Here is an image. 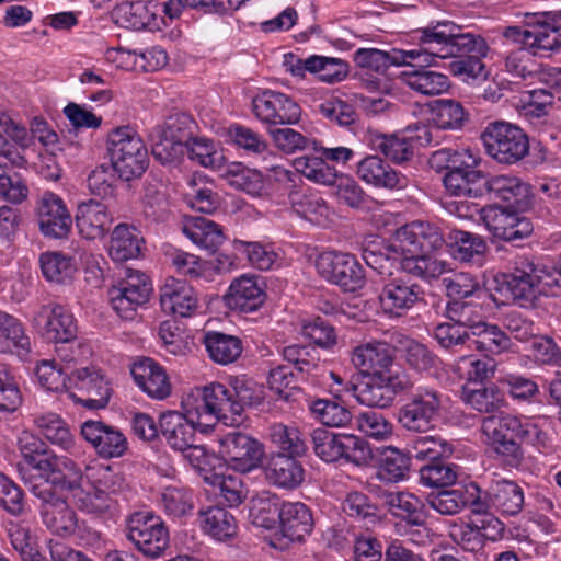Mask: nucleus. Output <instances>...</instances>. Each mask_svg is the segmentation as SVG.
<instances>
[{
  "instance_id": "obj_1",
  "label": "nucleus",
  "mask_w": 561,
  "mask_h": 561,
  "mask_svg": "<svg viewBox=\"0 0 561 561\" xmlns=\"http://www.w3.org/2000/svg\"><path fill=\"white\" fill-rule=\"evenodd\" d=\"M444 238L437 226L412 221L394 231L385 241L379 237L365 240L363 259L378 274H391L392 261L400 260L401 268L423 278H435L449 270L438 256Z\"/></svg>"
},
{
  "instance_id": "obj_2",
  "label": "nucleus",
  "mask_w": 561,
  "mask_h": 561,
  "mask_svg": "<svg viewBox=\"0 0 561 561\" xmlns=\"http://www.w3.org/2000/svg\"><path fill=\"white\" fill-rule=\"evenodd\" d=\"M486 286L495 304H516L523 308L534 306L541 295H557L561 290L557 268L527 257H517L511 273L494 275Z\"/></svg>"
},
{
  "instance_id": "obj_3",
  "label": "nucleus",
  "mask_w": 561,
  "mask_h": 561,
  "mask_svg": "<svg viewBox=\"0 0 561 561\" xmlns=\"http://www.w3.org/2000/svg\"><path fill=\"white\" fill-rule=\"evenodd\" d=\"M417 47L410 49L393 48L383 51L377 48H359L354 54V62L360 71L385 73L389 66H437L438 60L453 55L454 43L450 34L438 26L421 32Z\"/></svg>"
},
{
  "instance_id": "obj_4",
  "label": "nucleus",
  "mask_w": 561,
  "mask_h": 561,
  "mask_svg": "<svg viewBox=\"0 0 561 561\" xmlns=\"http://www.w3.org/2000/svg\"><path fill=\"white\" fill-rule=\"evenodd\" d=\"M111 165L124 181L139 178L147 170L149 157L142 138L129 126L111 130L106 140Z\"/></svg>"
},
{
  "instance_id": "obj_5",
  "label": "nucleus",
  "mask_w": 561,
  "mask_h": 561,
  "mask_svg": "<svg viewBox=\"0 0 561 561\" xmlns=\"http://www.w3.org/2000/svg\"><path fill=\"white\" fill-rule=\"evenodd\" d=\"M314 454L324 462H345L367 466L373 459L369 445L360 437L316 428L311 434Z\"/></svg>"
},
{
  "instance_id": "obj_6",
  "label": "nucleus",
  "mask_w": 561,
  "mask_h": 561,
  "mask_svg": "<svg viewBox=\"0 0 561 561\" xmlns=\"http://www.w3.org/2000/svg\"><path fill=\"white\" fill-rule=\"evenodd\" d=\"M445 405V397L437 389L426 386L410 391L400 408L398 421L410 432H426L434 427Z\"/></svg>"
},
{
  "instance_id": "obj_7",
  "label": "nucleus",
  "mask_w": 561,
  "mask_h": 561,
  "mask_svg": "<svg viewBox=\"0 0 561 561\" xmlns=\"http://www.w3.org/2000/svg\"><path fill=\"white\" fill-rule=\"evenodd\" d=\"M486 153L500 163L513 164L529 151L526 134L506 122L490 123L481 135Z\"/></svg>"
},
{
  "instance_id": "obj_8",
  "label": "nucleus",
  "mask_w": 561,
  "mask_h": 561,
  "mask_svg": "<svg viewBox=\"0 0 561 561\" xmlns=\"http://www.w3.org/2000/svg\"><path fill=\"white\" fill-rule=\"evenodd\" d=\"M518 427H520V416L512 414L486 416L481 424L483 443L489 446L505 465L512 468H518L524 460V453L520 445L507 435L508 433L516 434Z\"/></svg>"
},
{
  "instance_id": "obj_9",
  "label": "nucleus",
  "mask_w": 561,
  "mask_h": 561,
  "mask_svg": "<svg viewBox=\"0 0 561 561\" xmlns=\"http://www.w3.org/2000/svg\"><path fill=\"white\" fill-rule=\"evenodd\" d=\"M24 471L23 468L20 469V477L39 501L38 508L44 525L59 536L73 534L77 528L76 513L61 496L54 492L51 485L45 482L33 484Z\"/></svg>"
},
{
  "instance_id": "obj_10",
  "label": "nucleus",
  "mask_w": 561,
  "mask_h": 561,
  "mask_svg": "<svg viewBox=\"0 0 561 561\" xmlns=\"http://www.w3.org/2000/svg\"><path fill=\"white\" fill-rule=\"evenodd\" d=\"M126 538L145 557L157 559L169 548V530L159 516L149 512L133 514L126 524Z\"/></svg>"
},
{
  "instance_id": "obj_11",
  "label": "nucleus",
  "mask_w": 561,
  "mask_h": 561,
  "mask_svg": "<svg viewBox=\"0 0 561 561\" xmlns=\"http://www.w3.org/2000/svg\"><path fill=\"white\" fill-rule=\"evenodd\" d=\"M318 273L345 291H357L365 286L366 275L356 257L350 253L324 251L316 261Z\"/></svg>"
},
{
  "instance_id": "obj_12",
  "label": "nucleus",
  "mask_w": 561,
  "mask_h": 561,
  "mask_svg": "<svg viewBox=\"0 0 561 561\" xmlns=\"http://www.w3.org/2000/svg\"><path fill=\"white\" fill-rule=\"evenodd\" d=\"M69 396L89 409L106 407L111 397L108 381L99 369L82 367L70 373L68 377Z\"/></svg>"
},
{
  "instance_id": "obj_13",
  "label": "nucleus",
  "mask_w": 561,
  "mask_h": 561,
  "mask_svg": "<svg viewBox=\"0 0 561 561\" xmlns=\"http://www.w3.org/2000/svg\"><path fill=\"white\" fill-rule=\"evenodd\" d=\"M219 443L224 459L234 471L248 473L260 467L264 448L257 439L233 431L225 434Z\"/></svg>"
},
{
  "instance_id": "obj_14",
  "label": "nucleus",
  "mask_w": 561,
  "mask_h": 561,
  "mask_svg": "<svg viewBox=\"0 0 561 561\" xmlns=\"http://www.w3.org/2000/svg\"><path fill=\"white\" fill-rule=\"evenodd\" d=\"M152 291L148 277L138 271L129 272L118 286L110 289V301L117 314L126 320L135 317L138 307L145 305Z\"/></svg>"
},
{
  "instance_id": "obj_15",
  "label": "nucleus",
  "mask_w": 561,
  "mask_h": 561,
  "mask_svg": "<svg viewBox=\"0 0 561 561\" xmlns=\"http://www.w3.org/2000/svg\"><path fill=\"white\" fill-rule=\"evenodd\" d=\"M480 219L495 239L504 241L523 240L534 229L527 217L496 205L483 207Z\"/></svg>"
},
{
  "instance_id": "obj_16",
  "label": "nucleus",
  "mask_w": 561,
  "mask_h": 561,
  "mask_svg": "<svg viewBox=\"0 0 561 561\" xmlns=\"http://www.w3.org/2000/svg\"><path fill=\"white\" fill-rule=\"evenodd\" d=\"M422 298L420 286L409 278L397 276L385 279L378 295L380 310L389 318H399Z\"/></svg>"
},
{
  "instance_id": "obj_17",
  "label": "nucleus",
  "mask_w": 561,
  "mask_h": 561,
  "mask_svg": "<svg viewBox=\"0 0 561 561\" xmlns=\"http://www.w3.org/2000/svg\"><path fill=\"white\" fill-rule=\"evenodd\" d=\"M36 219L39 231L47 238L62 239L71 231V214L64 199L53 192H44L38 197Z\"/></svg>"
},
{
  "instance_id": "obj_18",
  "label": "nucleus",
  "mask_w": 561,
  "mask_h": 561,
  "mask_svg": "<svg viewBox=\"0 0 561 561\" xmlns=\"http://www.w3.org/2000/svg\"><path fill=\"white\" fill-rule=\"evenodd\" d=\"M432 142V134L427 126L410 125L400 133L376 137L375 147L394 162L409 160L416 147Z\"/></svg>"
},
{
  "instance_id": "obj_19",
  "label": "nucleus",
  "mask_w": 561,
  "mask_h": 561,
  "mask_svg": "<svg viewBox=\"0 0 561 561\" xmlns=\"http://www.w3.org/2000/svg\"><path fill=\"white\" fill-rule=\"evenodd\" d=\"M81 436L102 458L122 457L128 448L122 431L99 420H87L80 426Z\"/></svg>"
},
{
  "instance_id": "obj_20",
  "label": "nucleus",
  "mask_w": 561,
  "mask_h": 561,
  "mask_svg": "<svg viewBox=\"0 0 561 561\" xmlns=\"http://www.w3.org/2000/svg\"><path fill=\"white\" fill-rule=\"evenodd\" d=\"M283 382L290 376L297 380L304 379L305 373H309L314 366V359L310 353V347L305 345H288L283 350ZM283 401L301 403L305 399V393L299 386L289 387V381L284 386Z\"/></svg>"
},
{
  "instance_id": "obj_21",
  "label": "nucleus",
  "mask_w": 561,
  "mask_h": 561,
  "mask_svg": "<svg viewBox=\"0 0 561 561\" xmlns=\"http://www.w3.org/2000/svg\"><path fill=\"white\" fill-rule=\"evenodd\" d=\"M392 362V352L386 342H366L352 352V363L363 376H391Z\"/></svg>"
},
{
  "instance_id": "obj_22",
  "label": "nucleus",
  "mask_w": 561,
  "mask_h": 561,
  "mask_svg": "<svg viewBox=\"0 0 561 561\" xmlns=\"http://www.w3.org/2000/svg\"><path fill=\"white\" fill-rule=\"evenodd\" d=\"M236 408L239 409V405H233L230 388L210 383L203 388L202 403L196 407L197 421L201 423L203 417H214L225 424H233L237 422Z\"/></svg>"
},
{
  "instance_id": "obj_23",
  "label": "nucleus",
  "mask_w": 561,
  "mask_h": 561,
  "mask_svg": "<svg viewBox=\"0 0 561 561\" xmlns=\"http://www.w3.org/2000/svg\"><path fill=\"white\" fill-rule=\"evenodd\" d=\"M507 35L514 36L534 55H542L561 46L557 27L541 20L527 23L524 27H510Z\"/></svg>"
},
{
  "instance_id": "obj_24",
  "label": "nucleus",
  "mask_w": 561,
  "mask_h": 561,
  "mask_svg": "<svg viewBox=\"0 0 561 561\" xmlns=\"http://www.w3.org/2000/svg\"><path fill=\"white\" fill-rule=\"evenodd\" d=\"M36 430L53 445L58 446L73 457L82 455L68 423L57 413L41 412L32 415Z\"/></svg>"
},
{
  "instance_id": "obj_25",
  "label": "nucleus",
  "mask_w": 561,
  "mask_h": 561,
  "mask_svg": "<svg viewBox=\"0 0 561 561\" xmlns=\"http://www.w3.org/2000/svg\"><path fill=\"white\" fill-rule=\"evenodd\" d=\"M131 375L137 386L149 397L163 400L171 394L172 386L165 369L149 357L134 363Z\"/></svg>"
},
{
  "instance_id": "obj_26",
  "label": "nucleus",
  "mask_w": 561,
  "mask_h": 561,
  "mask_svg": "<svg viewBox=\"0 0 561 561\" xmlns=\"http://www.w3.org/2000/svg\"><path fill=\"white\" fill-rule=\"evenodd\" d=\"M358 178L368 185L389 190H403L409 179L392 169L378 156H367L357 164Z\"/></svg>"
},
{
  "instance_id": "obj_27",
  "label": "nucleus",
  "mask_w": 561,
  "mask_h": 561,
  "mask_svg": "<svg viewBox=\"0 0 561 561\" xmlns=\"http://www.w3.org/2000/svg\"><path fill=\"white\" fill-rule=\"evenodd\" d=\"M36 321L44 322L43 334L49 342L71 343L77 336L73 316L60 305L43 306Z\"/></svg>"
},
{
  "instance_id": "obj_28",
  "label": "nucleus",
  "mask_w": 561,
  "mask_h": 561,
  "mask_svg": "<svg viewBox=\"0 0 561 561\" xmlns=\"http://www.w3.org/2000/svg\"><path fill=\"white\" fill-rule=\"evenodd\" d=\"M265 300V293L255 276L243 275L234 279L225 295L226 306L233 311H256Z\"/></svg>"
},
{
  "instance_id": "obj_29",
  "label": "nucleus",
  "mask_w": 561,
  "mask_h": 561,
  "mask_svg": "<svg viewBox=\"0 0 561 561\" xmlns=\"http://www.w3.org/2000/svg\"><path fill=\"white\" fill-rule=\"evenodd\" d=\"M160 304L164 312L185 318L195 312L198 299L184 280L169 278L160 289Z\"/></svg>"
},
{
  "instance_id": "obj_30",
  "label": "nucleus",
  "mask_w": 561,
  "mask_h": 561,
  "mask_svg": "<svg viewBox=\"0 0 561 561\" xmlns=\"http://www.w3.org/2000/svg\"><path fill=\"white\" fill-rule=\"evenodd\" d=\"M112 217L101 202L90 199L78 206L76 226L79 233L89 240L101 238L108 230Z\"/></svg>"
},
{
  "instance_id": "obj_31",
  "label": "nucleus",
  "mask_w": 561,
  "mask_h": 561,
  "mask_svg": "<svg viewBox=\"0 0 561 561\" xmlns=\"http://www.w3.org/2000/svg\"><path fill=\"white\" fill-rule=\"evenodd\" d=\"M158 9L154 1H126L114 8L112 18L122 27L139 31L154 24Z\"/></svg>"
},
{
  "instance_id": "obj_32",
  "label": "nucleus",
  "mask_w": 561,
  "mask_h": 561,
  "mask_svg": "<svg viewBox=\"0 0 561 561\" xmlns=\"http://www.w3.org/2000/svg\"><path fill=\"white\" fill-rule=\"evenodd\" d=\"M407 69L400 73L401 81L414 92L426 95L435 96L448 91L450 87L449 79L446 75L434 70H427L430 66H408Z\"/></svg>"
},
{
  "instance_id": "obj_33",
  "label": "nucleus",
  "mask_w": 561,
  "mask_h": 561,
  "mask_svg": "<svg viewBox=\"0 0 561 561\" xmlns=\"http://www.w3.org/2000/svg\"><path fill=\"white\" fill-rule=\"evenodd\" d=\"M182 231L194 244L210 252H215L225 241L222 228L206 217H186Z\"/></svg>"
},
{
  "instance_id": "obj_34",
  "label": "nucleus",
  "mask_w": 561,
  "mask_h": 561,
  "mask_svg": "<svg viewBox=\"0 0 561 561\" xmlns=\"http://www.w3.org/2000/svg\"><path fill=\"white\" fill-rule=\"evenodd\" d=\"M365 379L353 388L360 404L387 408L394 399L391 376H364Z\"/></svg>"
},
{
  "instance_id": "obj_35",
  "label": "nucleus",
  "mask_w": 561,
  "mask_h": 561,
  "mask_svg": "<svg viewBox=\"0 0 561 561\" xmlns=\"http://www.w3.org/2000/svg\"><path fill=\"white\" fill-rule=\"evenodd\" d=\"M198 522L202 529L218 541L229 540L238 533L234 516L221 506H210L199 511Z\"/></svg>"
},
{
  "instance_id": "obj_36",
  "label": "nucleus",
  "mask_w": 561,
  "mask_h": 561,
  "mask_svg": "<svg viewBox=\"0 0 561 561\" xmlns=\"http://www.w3.org/2000/svg\"><path fill=\"white\" fill-rule=\"evenodd\" d=\"M288 199L291 205L290 214H296L317 226H325L330 221L332 211L322 197L293 191Z\"/></svg>"
},
{
  "instance_id": "obj_37",
  "label": "nucleus",
  "mask_w": 561,
  "mask_h": 561,
  "mask_svg": "<svg viewBox=\"0 0 561 561\" xmlns=\"http://www.w3.org/2000/svg\"><path fill=\"white\" fill-rule=\"evenodd\" d=\"M491 505L503 515H516L524 505L522 488L511 480H494L489 488Z\"/></svg>"
},
{
  "instance_id": "obj_38",
  "label": "nucleus",
  "mask_w": 561,
  "mask_h": 561,
  "mask_svg": "<svg viewBox=\"0 0 561 561\" xmlns=\"http://www.w3.org/2000/svg\"><path fill=\"white\" fill-rule=\"evenodd\" d=\"M160 431L168 445L176 451L187 447V444L195 438L194 426L176 411H167L161 414Z\"/></svg>"
},
{
  "instance_id": "obj_39",
  "label": "nucleus",
  "mask_w": 561,
  "mask_h": 561,
  "mask_svg": "<svg viewBox=\"0 0 561 561\" xmlns=\"http://www.w3.org/2000/svg\"><path fill=\"white\" fill-rule=\"evenodd\" d=\"M313 527L309 508L300 502H283V538L301 541Z\"/></svg>"
},
{
  "instance_id": "obj_40",
  "label": "nucleus",
  "mask_w": 561,
  "mask_h": 561,
  "mask_svg": "<svg viewBox=\"0 0 561 561\" xmlns=\"http://www.w3.org/2000/svg\"><path fill=\"white\" fill-rule=\"evenodd\" d=\"M494 198L519 205L529 195V186L513 174H499L488 180L484 179V193Z\"/></svg>"
},
{
  "instance_id": "obj_41",
  "label": "nucleus",
  "mask_w": 561,
  "mask_h": 561,
  "mask_svg": "<svg viewBox=\"0 0 561 561\" xmlns=\"http://www.w3.org/2000/svg\"><path fill=\"white\" fill-rule=\"evenodd\" d=\"M515 436L540 453H550L553 449L551 420L547 416L520 417V427L516 430Z\"/></svg>"
},
{
  "instance_id": "obj_42",
  "label": "nucleus",
  "mask_w": 561,
  "mask_h": 561,
  "mask_svg": "<svg viewBox=\"0 0 561 561\" xmlns=\"http://www.w3.org/2000/svg\"><path fill=\"white\" fill-rule=\"evenodd\" d=\"M141 241L135 227L121 224L112 232L108 254L116 262L136 259L140 253Z\"/></svg>"
},
{
  "instance_id": "obj_43",
  "label": "nucleus",
  "mask_w": 561,
  "mask_h": 561,
  "mask_svg": "<svg viewBox=\"0 0 561 561\" xmlns=\"http://www.w3.org/2000/svg\"><path fill=\"white\" fill-rule=\"evenodd\" d=\"M471 335L473 336L471 344L486 356L512 351L513 343L510 336L495 324L484 322L474 325Z\"/></svg>"
},
{
  "instance_id": "obj_44",
  "label": "nucleus",
  "mask_w": 561,
  "mask_h": 561,
  "mask_svg": "<svg viewBox=\"0 0 561 561\" xmlns=\"http://www.w3.org/2000/svg\"><path fill=\"white\" fill-rule=\"evenodd\" d=\"M204 344L209 357L220 365L236 362L242 353V342L239 337L220 332L206 333Z\"/></svg>"
},
{
  "instance_id": "obj_45",
  "label": "nucleus",
  "mask_w": 561,
  "mask_h": 561,
  "mask_svg": "<svg viewBox=\"0 0 561 561\" xmlns=\"http://www.w3.org/2000/svg\"><path fill=\"white\" fill-rule=\"evenodd\" d=\"M450 195L458 197H480L484 194V174L482 171H447L443 179Z\"/></svg>"
},
{
  "instance_id": "obj_46",
  "label": "nucleus",
  "mask_w": 561,
  "mask_h": 561,
  "mask_svg": "<svg viewBox=\"0 0 561 561\" xmlns=\"http://www.w3.org/2000/svg\"><path fill=\"white\" fill-rule=\"evenodd\" d=\"M386 504L393 515L405 518L411 525L422 526L425 523V506L412 493L403 491L390 492L386 495Z\"/></svg>"
},
{
  "instance_id": "obj_47",
  "label": "nucleus",
  "mask_w": 561,
  "mask_h": 561,
  "mask_svg": "<svg viewBox=\"0 0 561 561\" xmlns=\"http://www.w3.org/2000/svg\"><path fill=\"white\" fill-rule=\"evenodd\" d=\"M294 170L312 183L330 186L336 178V169L321 157L299 156L289 160Z\"/></svg>"
},
{
  "instance_id": "obj_48",
  "label": "nucleus",
  "mask_w": 561,
  "mask_h": 561,
  "mask_svg": "<svg viewBox=\"0 0 561 561\" xmlns=\"http://www.w3.org/2000/svg\"><path fill=\"white\" fill-rule=\"evenodd\" d=\"M30 350V339L14 317L0 311V353L16 352L26 354Z\"/></svg>"
},
{
  "instance_id": "obj_49",
  "label": "nucleus",
  "mask_w": 561,
  "mask_h": 561,
  "mask_svg": "<svg viewBox=\"0 0 561 561\" xmlns=\"http://www.w3.org/2000/svg\"><path fill=\"white\" fill-rule=\"evenodd\" d=\"M461 397L467 405L480 413H493L505 402L503 392L493 383L479 389L463 387Z\"/></svg>"
},
{
  "instance_id": "obj_50",
  "label": "nucleus",
  "mask_w": 561,
  "mask_h": 561,
  "mask_svg": "<svg viewBox=\"0 0 561 561\" xmlns=\"http://www.w3.org/2000/svg\"><path fill=\"white\" fill-rule=\"evenodd\" d=\"M410 468V458L396 447H385L381 451L377 476L386 482L404 480Z\"/></svg>"
},
{
  "instance_id": "obj_51",
  "label": "nucleus",
  "mask_w": 561,
  "mask_h": 561,
  "mask_svg": "<svg viewBox=\"0 0 561 561\" xmlns=\"http://www.w3.org/2000/svg\"><path fill=\"white\" fill-rule=\"evenodd\" d=\"M312 416L328 427H346L352 421V413L341 403L318 399L309 404Z\"/></svg>"
},
{
  "instance_id": "obj_52",
  "label": "nucleus",
  "mask_w": 561,
  "mask_h": 561,
  "mask_svg": "<svg viewBox=\"0 0 561 561\" xmlns=\"http://www.w3.org/2000/svg\"><path fill=\"white\" fill-rule=\"evenodd\" d=\"M309 72L317 73L320 81L325 83H337L348 75V65L340 58L312 55L307 58Z\"/></svg>"
},
{
  "instance_id": "obj_53",
  "label": "nucleus",
  "mask_w": 561,
  "mask_h": 561,
  "mask_svg": "<svg viewBox=\"0 0 561 561\" xmlns=\"http://www.w3.org/2000/svg\"><path fill=\"white\" fill-rule=\"evenodd\" d=\"M71 494L79 511L94 516L112 513L116 505V501L112 496L94 488L93 491H84L79 486Z\"/></svg>"
},
{
  "instance_id": "obj_54",
  "label": "nucleus",
  "mask_w": 561,
  "mask_h": 561,
  "mask_svg": "<svg viewBox=\"0 0 561 561\" xmlns=\"http://www.w3.org/2000/svg\"><path fill=\"white\" fill-rule=\"evenodd\" d=\"M44 277L49 282L66 283L76 273L72 259L59 252H46L39 257Z\"/></svg>"
},
{
  "instance_id": "obj_55",
  "label": "nucleus",
  "mask_w": 561,
  "mask_h": 561,
  "mask_svg": "<svg viewBox=\"0 0 561 561\" xmlns=\"http://www.w3.org/2000/svg\"><path fill=\"white\" fill-rule=\"evenodd\" d=\"M466 117L462 105L455 100H437L432 107V122L440 129H459Z\"/></svg>"
},
{
  "instance_id": "obj_56",
  "label": "nucleus",
  "mask_w": 561,
  "mask_h": 561,
  "mask_svg": "<svg viewBox=\"0 0 561 561\" xmlns=\"http://www.w3.org/2000/svg\"><path fill=\"white\" fill-rule=\"evenodd\" d=\"M228 183L249 194H256L262 188V174L255 169H250L241 162L229 163L222 172Z\"/></svg>"
},
{
  "instance_id": "obj_57",
  "label": "nucleus",
  "mask_w": 561,
  "mask_h": 561,
  "mask_svg": "<svg viewBox=\"0 0 561 561\" xmlns=\"http://www.w3.org/2000/svg\"><path fill=\"white\" fill-rule=\"evenodd\" d=\"M278 93L264 91L253 99V110L256 117L268 125V131L278 141L280 128L278 127Z\"/></svg>"
},
{
  "instance_id": "obj_58",
  "label": "nucleus",
  "mask_w": 561,
  "mask_h": 561,
  "mask_svg": "<svg viewBox=\"0 0 561 561\" xmlns=\"http://www.w3.org/2000/svg\"><path fill=\"white\" fill-rule=\"evenodd\" d=\"M251 516L257 527L272 530L280 524L279 497L276 494H262L254 503Z\"/></svg>"
},
{
  "instance_id": "obj_59",
  "label": "nucleus",
  "mask_w": 561,
  "mask_h": 561,
  "mask_svg": "<svg viewBox=\"0 0 561 561\" xmlns=\"http://www.w3.org/2000/svg\"><path fill=\"white\" fill-rule=\"evenodd\" d=\"M88 470V478L92 486L112 497L127 488L126 479L118 469L111 466H98Z\"/></svg>"
},
{
  "instance_id": "obj_60",
  "label": "nucleus",
  "mask_w": 561,
  "mask_h": 561,
  "mask_svg": "<svg viewBox=\"0 0 561 561\" xmlns=\"http://www.w3.org/2000/svg\"><path fill=\"white\" fill-rule=\"evenodd\" d=\"M230 391L233 405H239V409H234V414L238 417L241 416L245 407L259 404L263 394L262 388L245 376L231 378Z\"/></svg>"
},
{
  "instance_id": "obj_61",
  "label": "nucleus",
  "mask_w": 561,
  "mask_h": 561,
  "mask_svg": "<svg viewBox=\"0 0 561 561\" xmlns=\"http://www.w3.org/2000/svg\"><path fill=\"white\" fill-rule=\"evenodd\" d=\"M453 445L439 436H421L411 444V453L417 460H438L453 455Z\"/></svg>"
},
{
  "instance_id": "obj_62",
  "label": "nucleus",
  "mask_w": 561,
  "mask_h": 561,
  "mask_svg": "<svg viewBox=\"0 0 561 561\" xmlns=\"http://www.w3.org/2000/svg\"><path fill=\"white\" fill-rule=\"evenodd\" d=\"M82 472L80 467L67 456H54V474L51 484L60 485L62 490L73 492L81 486Z\"/></svg>"
},
{
  "instance_id": "obj_63",
  "label": "nucleus",
  "mask_w": 561,
  "mask_h": 561,
  "mask_svg": "<svg viewBox=\"0 0 561 561\" xmlns=\"http://www.w3.org/2000/svg\"><path fill=\"white\" fill-rule=\"evenodd\" d=\"M495 366L474 355L460 356L454 364V371L460 379L470 382H481L493 375Z\"/></svg>"
},
{
  "instance_id": "obj_64",
  "label": "nucleus",
  "mask_w": 561,
  "mask_h": 561,
  "mask_svg": "<svg viewBox=\"0 0 561 561\" xmlns=\"http://www.w3.org/2000/svg\"><path fill=\"white\" fill-rule=\"evenodd\" d=\"M460 476V469L455 463L434 462L420 470V481L428 488H443L454 484Z\"/></svg>"
}]
</instances>
